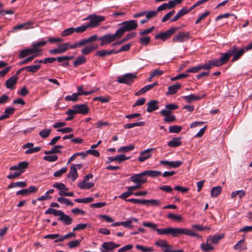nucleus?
Instances as JSON below:
<instances>
[{
	"instance_id": "1",
	"label": "nucleus",
	"mask_w": 252,
	"mask_h": 252,
	"mask_svg": "<svg viewBox=\"0 0 252 252\" xmlns=\"http://www.w3.org/2000/svg\"><path fill=\"white\" fill-rule=\"evenodd\" d=\"M156 231L159 235H167L170 234L173 237L184 234L189 236L202 238L197 233L188 228L167 227L166 228H157Z\"/></svg>"
},
{
	"instance_id": "2",
	"label": "nucleus",
	"mask_w": 252,
	"mask_h": 252,
	"mask_svg": "<svg viewBox=\"0 0 252 252\" xmlns=\"http://www.w3.org/2000/svg\"><path fill=\"white\" fill-rule=\"evenodd\" d=\"M236 46L234 45L230 47L226 52L221 53V57L219 59L214 60L213 63L214 64V66L218 67L226 63L228 61L229 57L233 55L235 52H236Z\"/></svg>"
},
{
	"instance_id": "3",
	"label": "nucleus",
	"mask_w": 252,
	"mask_h": 252,
	"mask_svg": "<svg viewBox=\"0 0 252 252\" xmlns=\"http://www.w3.org/2000/svg\"><path fill=\"white\" fill-rule=\"evenodd\" d=\"M119 25L121 27L117 30V32L120 37H122L125 32L134 31L138 27L136 21L134 20L124 21Z\"/></svg>"
},
{
	"instance_id": "4",
	"label": "nucleus",
	"mask_w": 252,
	"mask_h": 252,
	"mask_svg": "<svg viewBox=\"0 0 252 252\" xmlns=\"http://www.w3.org/2000/svg\"><path fill=\"white\" fill-rule=\"evenodd\" d=\"M105 18L101 15L91 14L88 15L84 20H90V22L87 23L89 28H95L99 25L101 22L104 21Z\"/></svg>"
},
{
	"instance_id": "5",
	"label": "nucleus",
	"mask_w": 252,
	"mask_h": 252,
	"mask_svg": "<svg viewBox=\"0 0 252 252\" xmlns=\"http://www.w3.org/2000/svg\"><path fill=\"white\" fill-rule=\"evenodd\" d=\"M117 33L116 31L114 34L108 33L99 37L98 40L100 41V45H107L115 41L116 39L120 38L121 37Z\"/></svg>"
},
{
	"instance_id": "6",
	"label": "nucleus",
	"mask_w": 252,
	"mask_h": 252,
	"mask_svg": "<svg viewBox=\"0 0 252 252\" xmlns=\"http://www.w3.org/2000/svg\"><path fill=\"white\" fill-rule=\"evenodd\" d=\"M136 78V75L135 74L128 73L119 76L117 81L119 83L131 85Z\"/></svg>"
},
{
	"instance_id": "7",
	"label": "nucleus",
	"mask_w": 252,
	"mask_h": 252,
	"mask_svg": "<svg viewBox=\"0 0 252 252\" xmlns=\"http://www.w3.org/2000/svg\"><path fill=\"white\" fill-rule=\"evenodd\" d=\"M178 29V28L176 27L171 28L165 32H160L156 34L155 38L156 39H160L162 41H165L171 36Z\"/></svg>"
},
{
	"instance_id": "8",
	"label": "nucleus",
	"mask_w": 252,
	"mask_h": 252,
	"mask_svg": "<svg viewBox=\"0 0 252 252\" xmlns=\"http://www.w3.org/2000/svg\"><path fill=\"white\" fill-rule=\"evenodd\" d=\"M190 38L191 35L189 32H181L173 37L172 41L175 42H184L188 41Z\"/></svg>"
},
{
	"instance_id": "9",
	"label": "nucleus",
	"mask_w": 252,
	"mask_h": 252,
	"mask_svg": "<svg viewBox=\"0 0 252 252\" xmlns=\"http://www.w3.org/2000/svg\"><path fill=\"white\" fill-rule=\"evenodd\" d=\"M120 246V244H115L113 242H104L100 248L101 252H113L114 249Z\"/></svg>"
},
{
	"instance_id": "10",
	"label": "nucleus",
	"mask_w": 252,
	"mask_h": 252,
	"mask_svg": "<svg viewBox=\"0 0 252 252\" xmlns=\"http://www.w3.org/2000/svg\"><path fill=\"white\" fill-rule=\"evenodd\" d=\"M154 150V148H150L141 151L140 152L139 156L138 158V160L140 162H142L152 157L151 152Z\"/></svg>"
},
{
	"instance_id": "11",
	"label": "nucleus",
	"mask_w": 252,
	"mask_h": 252,
	"mask_svg": "<svg viewBox=\"0 0 252 252\" xmlns=\"http://www.w3.org/2000/svg\"><path fill=\"white\" fill-rule=\"evenodd\" d=\"M146 176L144 171L135 174L130 177L131 181L134 183L144 184L147 182V179L144 176Z\"/></svg>"
},
{
	"instance_id": "12",
	"label": "nucleus",
	"mask_w": 252,
	"mask_h": 252,
	"mask_svg": "<svg viewBox=\"0 0 252 252\" xmlns=\"http://www.w3.org/2000/svg\"><path fill=\"white\" fill-rule=\"evenodd\" d=\"M76 114L85 115L89 112V107L86 104L75 105L73 106Z\"/></svg>"
},
{
	"instance_id": "13",
	"label": "nucleus",
	"mask_w": 252,
	"mask_h": 252,
	"mask_svg": "<svg viewBox=\"0 0 252 252\" xmlns=\"http://www.w3.org/2000/svg\"><path fill=\"white\" fill-rule=\"evenodd\" d=\"M159 163L162 165H167L170 167L176 168L180 167L182 162L181 161H167V160H160Z\"/></svg>"
},
{
	"instance_id": "14",
	"label": "nucleus",
	"mask_w": 252,
	"mask_h": 252,
	"mask_svg": "<svg viewBox=\"0 0 252 252\" xmlns=\"http://www.w3.org/2000/svg\"><path fill=\"white\" fill-rule=\"evenodd\" d=\"M223 237V234H215L213 236H209L207 238V242H210L212 245H217Z\"/></svg>"
},
{
	"instance_id": "15",
	"label": "nucleus",
	"mask_w": 252,
	"mask_h": 252,
	"mask_svg": "<svg viewBox=\"0 0 252 252\" xmlns=\"http://www.w3.org/2000/svg\"><path fill=\"white\" fill-rule=\"evenodd\" d=\"M235 250H238L239 252L246 250L247 249V245L245 244V239L243 238L239 241L233 247Z\"/></svg>"
},
{
	"instance_id": "16",
	"label": "nucleus",
	"mask_w": 252,
	"mask_h": 252,
	"mask_svg": "<svg viewBox=\"0 0 252 252\" xmlns=\"http://www.w3.org/2000/svg\"><path fill=\"white\" fill-rule=\"evenodd\" d=\"M18 77L16 75L10 77L5 82L6 87L9 89H12L13 86L17 83Z\"/></svg>"
},
{
	"instance_id": "17",
	"label": "nucleus",
	"mask_w": 252,
	"mask_h": 252,
	"mask_svg": "<svg viewBox=\"0 0 252 252\" xmlns=\"http://www.w3.org/2000/svg\"><path fill=\"white\" fill-rule=\"evenodd\" d=\"M97 48L98 45L97 44L86 46L81 50V53L83 55H87Z\"/></svg>"
},
{
	"instance_id": "18",
	"label": "nucleus",
	"mask_w": 252,
	"mask_h": 252,
	"mask_svg": "<svg viewBox=\"0 0 252 252\" xmlns=\"http://www.w3.org/2000/svg\"><path fill=\"white\" fill-rule=\"evenodd\" d=\"M130 157H126L125 155H120L115 156V157H110L108 158V162H113L114 161H118L120 163L124 161L126 159H128Z\"/></svg>"
},
{
	"instance_id": "19",
	"label": "nucleus",
	"mask_w": 252,
	"mask_h": 252,
	"mask_svg": "<svg viewBox=\"0 0 252 252\" xmlns=\"http://www.w3.org/2000/svg\"><path fill=\"white\" fill-rule=\"evenodd\" d=\"M158 101L157 100H151L148 102L147 103L148 107L147 108V111L150 113L158 109L159 107L158 105Z\"/></svg>"
},
{
	"instance_id": "20",
	"label": "nucleus",
	"mask_w": 252,
	"mask_h": 252,
	"mask_svg": "<svg viewBox=\"0 0 252 252\" xmlns=\"http://www.w3.org/2000/svg\"><path fill=\"white\" fill-rule=\"evenodd\" d=\"M206 94H203L201 96L196 95L193 94H190L189 95L184 96L183 98L185 99L188 102H191L194 100H198L204 97Z\"/></svg>"
},
{
	"instance_id": "21",
	"label": "nucleus",
	"mask_w": 252,
	"mask_h": 252,
	"mask_svg": "<svg viewBox=\"0 0 252 252\" xmlns=\"http://www.w3.org/2000/svg\"><path fill=\"white\" fill-rule=\"evenodd\" d=\"M77 186L80 189H88L93 188L94 184V183L87 182V181H81L78 183Z\"/></svg>"
},
{
	"instance_id": "22",
	"label": "nucleus",
	"mask_w": 252,
	"mask_h": 252,
	"mask_svg": "<svg viewBox=\"0 0 252 252\" xmlns=\"http://www.w3.org/2000/svg\"><path fill=\"white\" fill-rule=\"evenodd\" d=\"M62 148H63V146L62 145H55L54 147H52L50 150L45 151L44 152V153L45 155H51L53 154L61 153V149Z\"/></svg>"
},
{
	"instance_id": "23",
	"label": "nucleus",
	"mask_w": 252,
	"mask_h": 252,
	"mask_svg": "<svg viewBox=\"0 0 252 252\" xmlns=\"http://www.w3.org/2000/svg\"><path fill=\"white\" fill-rule=\"evenodd\" d=\"M57 219L58 220L62 221L65 225H68L72 222V219L64 213H63L61 217L58 218Z\"/></svg>"
},
{
	"instance_id": "24",
	"label": "nucleus",
	"mask_w": 252,
	"mask_h": 252,
	"mask_svg": "<svg viewBox=\"0 0 252 252\" xmlns=\"http://www.w3.org/2000/svg\"><path fill=\"white\" fill-rule=\"evenodd\" d=\"M118 52L115 50H111L110 51H107L102 50L96 52L95 55L100 57H103L105 56L110 55L113 54H117Z\"/></svg>"
},
{
	"instance_id": "25",
	"label": "nucleus",
	"mask_w": 252,
	"mask_h": 252,
	"mask_svg": "<svg viewBox=\"0 0 252 252\" xmlns=\"http://www.w3.org/2000/svg\"><path fill=\"white\" fill-rule=\"evenodd\" d=\"M212 245L210 242H207V239L206 243H202L200 245V248L204 252H209L213 250L214 249Z\"/></svg>"
},
{
	"instance_id": "26",
	"label": "nucleus",
	"mask_w": 252,
	"mask_h": 252,
	"mask_svg": "<svg viewBox=\"0 0 252 252\" xmlns=\"http://www.w3.org/2000/svg\"><path fill=\"white\" fill-rule=\"evenodd\" d=\"M181 137L173 138L171 141L168 142V146L170 147H177L182 144Z\"/></svg>"
},
{
	"instance_id": "27",
	"label": "nucleus",
	"mask_w": 252,
	"mask_h": 252,
	"mask_svg": "<svg viewBox=\"0 0 252 252\" xmlns=\"http://www.w3.org/2000/svg\"><path fill=\"white\" fill-rule=\"evenodd\" d=\"M181 85L180 84L176 83L172 86L168 87V92L166 93V95L174 94H176L177 90L181 88Z\"/></svg>"
},
{
	"instance_id": "28",
	"label": "nucleus",
	"mask_w": 252,
	"mask_h": 252,
	"mask_svg": "<svg viewBox=\"0 0 252 252\" xmlns=\"http://www.w3.org/2000/svg\"><path fill=\"white\" fill-rule=\"evenodd\" d=\"M32 23L31 22H26L14 27L13 29L14 31L20 30L22 29L28 30L31 28V25H32Z\"/></svg>"
},
{
	"instance_id": "29",
	"label": "nucleus",
	"mask_w": 252,
	"mask_h": 252,
	"mask_svg": "<svg viewBox=\"0 0 252 252\" xmlns=\"http://www.w3.org/2000/svg\"><path fill=\"white\" fill-rule=\"evenodd\" d=\"M135 36V33H134V32L129 33L125 36V37L124 38H123V39H122L120 41L115 42V43H113L112 44V45L113 46H116L118 45H120V44H122L123 42L127 41V40L132 38Z\"/></svg>"
},
{
	"instance_id": "30",
	"label": "nucleus",
	"mask_w": 252,
	"mask_h": 252,
	"mask_svg": "<svg viewBox=\"0 0 252 252\" xmlns=\"http://www.w3.org/2000/svg\"><path fill=\"white\" fill-rule=\"evenodd\" d=\"M68 177L71 178L74 182L78 177V173L74 167H70V171L68 174Z\"/></svg>"
},
{
	"instance_id": "31",
	"label": "nucleus",
	"mask_w": 252,
	"mask_h": 252,
	"mask_svg": "<svg viewBox=\"0 0 252 252\" xmlns=\"http://www.w3.org/2000/svg\"><path fill=\"white\" fill-rule=\"evenodd\" d=\"M246 49L241 48L239 50L237 49L236 52L233 54L234 57L232 59V62H235L239 59V58L243 55L245 53Z\"/></svg>"
},
{
	"instance_id": "32",
	"label": "nucleus",
	"mask_w": 252,
	"mask_h": 252,
	"mask_svg": "<svg viewBox=\"0 0 252 252\" xmlns=\"http://www.w3.org/2000/svg\"><path fill=\"white\" fill-rule=\"evenodd\" d=\"M221 191V187L217 186L212 188L210 192V194L212 197H216L218 196Z\"/></svg>"
},
{
	"instance_id": "33",
	"label": "nucleus",
	"mask_w": 252,
	"mask_h": 252,
	"mask_svg": "<svg viewBox=\"0 0 252 252\" xmlns=\"http://www.w3.org/2000/svg\"><path fill=\"white\" fill-rule=\"evenodd\" d=\"M86 62V58L83 56H79L77 57L76 60L74 61L73 64L74 66L83 64Z\"/></svg>"
},
{
	"instance_id": "34",
	"label": "nucleus",
	"mask_w": 252,
	"mask_h": 252,
	"mask_svg": "<svg viewBox=\"0 0 252 252\" xmlns=\"http://www.w3.org/2000/svg\"><path fill=\"white\" fill-rule=\"evenodd\" d=\"M187 13V11H186V9L183 8L181 9L179 11L177 12L176 15L171 20V22L176 21L180 17L184 16Z\"/></svg>"
},
{
	"instance_id": "35",
	"label": "nucleus",
	"mask_w": 252,
	"mask_h": 252,
	"mask_svg": "<svg viewBox=\"0 0 252 252\" xmlns=\"http://www.w3.org/2000/svg\"><path fill=\"white\" fill-rule=\"evenodd\" d=\"M144 202H145V205H149L153 206H158L161 204V202L159 200L157 199H145Z\"/></svg>"
},
{
	"instance_id": "36",
	"label": "nucleus",
	"mask_w": 252,
	"mask_h": 252,
	"mask_svg": "<svg viewBox=\"0 0 252 252\" xmlns=\"http://www.w3.org/2000/svg\"><path fill=\"white\" fill-rule=\"evenodd\" d=\"M167 217L169 219L178 222L181 221L183 220V218L182 217V216L177 214H174L172 213H169L167 215Z\"/></svg>"
},
{
	"instance_id": "37",
	"label": "nucleus",
	"mask_w": 252,
	"mask_h": 252,
	"mask_svg": "<svg viewBox=\"0 0 252 252\" xmlns=\"http://www.w3.org/2000/svg\"><path fill=\"white\" fill-rule=\"evenodd\" d=\"M146 175L155 178L161 175L160 171L156 170H145L144 171Z\"/></svg>"
},
{
	"instance_id": "38",
	"label": "nucleus",
	"mask_w": 252,
	"mask_h": 252,
	"mask_svg": "<svg viewBox=\"0 0 252 252\" xmlns=\"http://www.w3.org/2000/svg\"><path fill=\"white\" fill-rule=\"evenodd\" d=\"M76 236L75 233L73 232H70L64 236H61L59 239L55 240V242L57 243L63 241L64 239H67L71 237H75Z\"/></svg>"
},
{
	"instance_id": "39",
	"label": "nucleus",
	"mask_w": 252,
	"mask_h": 252,
	"mask_svg": "<svg viewBox=\"0 0 252 252\" xmlns=\"http://www.w3.org/2000/svg\"><path fill=\"white\" fill-rule=\"evenodd\" d=\"M145 124V123L144 122H137V123L127 124L124 126V128H126V129H129V128L134 127L135 126H143Z\"/></svg>"
},
{
	"instance_id": "40",
	"label": "nucleus",
	"mask_w": 252,
	"mask_h": 252,
	"mask_svg": "<svg viewBox=\"0 0 252 252\" xmlns=\"http://www.w3.org/2000/svg\"><path fill=\"white\" fill-rule=\"evenodd\" d=\"M26 186H27V184L25 182L20 181V182L12 183L9 184L8 186V188L9 189L15 188V187L24 188V187H25Z\"/></svg>"
},
{
	"instance_id": "41",
	"label": "nucleus",
	"mask_w": 252,
	"mask_h": 252,
	"mask_svg": "<svg viewBox=\"0 0 252 252\" xmlns=\"http://www.w3.org/2000/svg\"><path fill=\"white\" fill-rule=\"evenodd\" d=\"M134 146L133 145H129L126 146H123L117 150L118 153H127L128 151L133 150Z\"/></svg>"
},
{
	"instance_id": "42",
	"label": "nucleus",
	"mask_w": 252,
	"mask_h": 252,
	"mask_svg": "<svg viewBox=\"0 0 252 252\" xmlns=\"http://www.w3.org/2000/svg\"><path fill=\"white\" fill-rule=\"evenodd\" d=\"M57 201L62 204H65L67 206H73L74 204L68 199L62 197H58Z\"/></svg>"
},
{
	"instance_id": "43",
	"label": "nucleus",
	"mask_w": 252,
	"mask_h": 252,
	"mask_svg": "<svg viewBox=\"0 0 252 252\" xmlns=\"http://www.w3.org/2000/svg\"><path fill=\"white\" fill-rule=\"evenodd\" d=\"M51 132V129L50 128H45L42 130H41L39 132V135L41 136L43 139H45L47 138L50 134Z\"/></svg>"
},
{
	"instance_id": "44",
	"label": "nucleus",
	"mask_w": 252,
	"mask_h": 252,
	"mask_svg": "<svg viewBox=\"0 0 252 252\" xmlns=\"http://www.w3.org/2000/svg\"><path fill=\"white\" fill-rule=\"evenodd\" d=\"M29 163L27 161L20 162L18 164V171L21 173H23L25 169L27 168Z\"/></svg>"
},
{
	"instance_id": "45",
	"label": "nucleus",
	"mask_w": 252,
	"mask_h": 252,
	"mask_svg": "<svg viewBox=\"0 0 252 252\" xmlns=\"http://www.w3.org/2000/svg\"><path fill=\"white\" fill-rule=\"evenodd\" d=\"M41 67V65L39 64H36L34 65L27 66L25 67L27 71L31 72L32 73H34L36 72Z\"/></svg>"
},
{
	"instance_id": "46",
	"label": "nucleus",
	"mask_w": 252,
	"mask_h": 252,
	"mask_svg": "<svg viewBox=\"0 0 252 252\" xmlns=\"http://www.w3.org/2000/svg\"><path fill=\"white\" fill-rule=\"evenodd\" d=\"M89 28L87 24L82 25L81 26L74 28V32L78 33H82L85 32L87 29Z\"/></svg>"
},
{
	"instance_id": "47",
	"label": "nucleus",
	"mask_w": 252,
	"mask_h": 252,
	"mask_svg": "<svg viewBox=\"0 0 252 252\" xmlns=\"http://www.w3.org/2000/svg\"><path fill=\"white\" fill-rule=\"evenodd\" d=\"M135 247L137 249L142 251V252H153L154 249L151 247H144L140 245H136Z\"/></svg>"
},
{
	"instance_id": "48",
	"label": "nucleus",
	"mask_w": 252,
	"mask_h": 252,
	"mask_svg": "<svg viewBox=\"0 0 252 252\" xmlns=\"http://www.w3.org/2000/svg\"><path fill=\"white\" fill-rule=\"evenodd\" d=\"M74 32V30L73 27L68 28L61 33V36L63 37L69 36Z\"/></svg>"
},
{
	"instance_id": "49",
	"label": "nucleus",
	"mask_w": 252,
	"mask_h": 252,
	"mask_svg": "<svg viewBox=\"0 0 252 252\" xmlns=\"http://www.w3.org/2000/svg\"><path fill=\"white\" fill-rule=\"evenodd\" d=\"M98 39V37L96 35H93L92 36H90L87 38L83 39L82 41L84 44V45L85 46L87 43L93 42L95 41L96 40Z\"/></svg>"
},
{
	"instance_id": "50",
	"label": "nucleus",
	"mask_w": 252,
	"mask_h": 252,
	"mask_svg": "<svg viewBox=\"0 0 252 252\" xmlns=\"http://www.w3.org/2000/svg\"><path fill=\"white\" fill-rule=\"evenodd\" d=\"M45 156L43 157V159L48 162H55L58 159V156L56 155Z\"/></svg>"
},
{
	"instance_id": "51",
	"label": "nucleus",
	"mask_w": 252,
	"mask_h": 252,
	"mask_svg": "<svg viewBox=\"0 0 252 252\" xmlns=\"http://www.w3.org/2000/svg\"><path fill=\"white\" fill-rule=\"evenodd\" d=\"M79 95V92L73 93L72 95H68L65 96V99L66 101H72L75 102L78 99V96Z\"/></svg>"
},
{
	"instance_id": "52",
	"label": "nucleus",
	"mask_w": 252,
	"mask_h": 252,
	"mask_svg": "<svg viewBox=\"0 0 252 252\" xmlns=\"http://www.w3.org/2000/svg\"><path fill=\"white\" fill-rule=\"evenodd\" d=\"M213 62H214V60L209 61L208 63H205L204 64H203V65H199V66L200 70L202 69H206V70L210 69L213 66H214V64L213 63Z\"/></svg>"
},
{
	"instance_id": "53",
	"label": "nucleus",
	"mask_w": 252,
	"mask_h": 252,
	"mask_svg": "<svg viewBox=\"0 0 252 252\" xmlns=\"http://www.w3.org/2000/svg\"><path fill=\"white\" fill-rule=\"evenodd\" d=\"M84 44L82 41V39L79 40L78 42H76L73 44H70V43L68 42V49L70 48L72 49H74L75 48H77L78 47H81L82 46H83Z\"/></svg>"
},
{
	"instance_id": "54",
	"label": "nucleus",
	"mask_w": 252,
	"mask_h": 252,
	"mask_svg": "<svg viewBox=\"0 0 252 252\" xmlns=\"http://www.w3.org/2000/svg\"><path fill=\"white\" fill-rule=\"evenodd\" d=\"M182 129V127L181 126H173L169 127V131L170 133H179L181 131Z\"/></svg>"
},
{
	"instance_id": "55",
	"label": "nucleus",
	"mask_w": 252,
	"mask_h": 252,
	"mask_svg": "<svg viewBox=\"0 0 252 252\" xmlns=\"http://www.w3.org/2000/svg\"><path fill=\"white\" fill-rule=\"evenodd\" d=\"M53 187L57 188L58 189L60 190V191L62 190H64L66 191L68 189V188H66L64 184L61 183H55L53 185Z\"/></svg>"
},
{
	"instance_id": "56",
	"label": "nucleus",
	"mask_w": 252,
	"mask_h": 252,
	"mask_svg": "<svg viewBox=\"0 0 252 252\" xmlns=\"http://www.w3.org/2000/svg\"><path fill=\"white\" fill-rule=\"evenodd\" d=\"M81 241L79 240H76L75 241H70L67 244V246L69 248L72 249L76 248L80 245Z\"/></svg>"
},
{
	"instance_id": "57",
	"label": "nucleus",
	"mask_w": 252,
	"mask_h": 252,
	"mask_svg": "<svg viewBox=\"0 0 252 252\" xmlns=\"http://www.w3.org/2000/svg\"><path fill=\"white\" fill-rule=\"evenodd\" d=\"M68 42H65L59 45L58 48L61 54L65 52L68 49Z\"/></svg>"
},
{
	"instance_id": "58",
	"label": "nucleus",
	"mask_w": 252,
	"mask_h": 252,
	"mask_svg": "<svg viewBox=\"0 0 252 252\" xmlns=\"http://www.w3.org/2000/svg\"><path fill=\"white\" fill-rule=\"evenodd\" d=\"M88 226L87 223H79L78 224L73 228V231H79L86 229Z\"/></svg>"
},
{
	"instance_id": "59",
	"label": "nucleus",
	"mask_w": 252,
	"mask_h": 252,
	"mask_svg": "<svg viewBox=\"0 0 252 252\" xmlns=\"http://www.w3.org/2000/svg\"><path fill=\"white\" fill-rule=\"evenodd\" d=\"M41 150V147H33L30 149H27L25 151V153L27 155L37 153V152L40 151Z\"/></svg>"
},
{
	"instance_id": "60",
	"label": "nucleus",
	"mask_w": 252,
	"mask_h": 252,
	"mask_svg": "<svg viewBox=\"0 0 252 252\" xmlns=\"http://www.w3.org/2000/svg\"><path fill=\"white\" fill-rule=\"evenodd\" d=\"M142 225L144 226L150 228L152 229H155L156 230V229H157V224L150 221H144L143 222Z\"/></svg>"
},
{
	"instance_id": "61",
	"label": "nucleus",
	"mask_w": 252,
	"mask_h": 252,
	"mask_svg": "<svg viewBox=\"0 0 252 252\" xmlns=\"http://www.w3.org/2000/svg\"><path fill=\"white\" fill-rule=\"evenodd\" d=\"M67 169V168L66 167H63L59 170L56 171L54 173V176L56 177H60L63 174H64V173H65L66 172Z\"/></svg>"
},
{
	"instance_id": "62",
	"label": "nucleus",
	"mask_w": 252,
	"mask_h": 252,
	"mask_svg": "<svg viewBox=\"0 0 252 252\" xmlns=\"http://www.w3.org/2000/svg\"><path fill=\"white\" fill-rule=\"evenodd\" d=\"M158 11H146V18L149 20L150 19H152L155 17L157 15Z\"/></svg>"
},
{
	"instance_id": "63",
	"label": "nucleus",
	"mask_w": 252,
	"mask_h": 252,
	"mask_svg": "<svg viewBox=\"0 0 252 252\" xmlns=\"http://www.w3.org/2000/svg\"><path fill=\"white\" fill-rule=\"evenodd\" d=\"M149 90H150V89H149V88H148V86L146 85V86H144V87H143L142 88H141V89H140L137 92H136L135 93V95L136 96L140 95L141 94H142L145 93Z\"/></svg>"
},
{
	"instance_id": "64",
	"label": "nucleus",
	"mask_w": 252,
	"mask_h": 252,
	"mask_svg": "<svg viewBox=\"0 0 252 252\" xmlns=\"http://www.w3.org/2000/svg\"><path fill=\"white\" fill-rule=\"evenodd\" d=\"M132 248L133 245L132 244H128L120 248L118 252H126L131 250Z\"/></svg>"
}]
</instances>
